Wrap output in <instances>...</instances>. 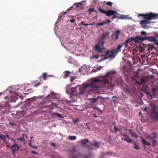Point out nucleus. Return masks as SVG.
Returning a JSON list of instances; mask_svg holds the SVG:
<instances>
[{"label": "nucleus", "mask_w": 158, "mask_h": 158, "mask_svg": "<svg viewBox=\"0 0 158 158\" xmlns=\"http://www.w3.org/2000/svg\"><path fill=\"white\" fill-rule=\"evenodd\" d=\"M124 45V44L123 43L122 44L119 45L118 46L116 49H114L112 50L113 52H115V54L116 53L118 52H120L121 51V48L123 47Z\"/></svg>", "instance_id": "nucleus-13"}, {"label": "nucleus", "mask_w": 158, "mask_h": 158, "mask_svg": "<svg viewBox=\"0 0 158 158\" xmlns=\"http://www.w3.org/2000/svg\"><path fill=\"white\" fill-rule=\"evenodd\" d=\"M104 3H106V2H104ZM106 3L107 4V5L109 6H111L112 5V4H113V3L110 2H106Z\"/></svg>", "instance_id": "nucleus-37"}, {"label": "nucleus", "mask_w": 158, "mask_h": 158, "mask_svg": "<svg viewBox=\"0 0 158 158\" xmlns=\"http://www.w3.org/2000/svg\"><path fill=\"white\" fill-rule=\"evenodd\" d=\"M136 41V40L135 39V38L134 37H132L128 38L123 44L124 45L126 46L128 44H130V43H133V42Z\"/></svg>", "instance_id": "nucleus-7"}, {"label": "nucleus", "mask_w": 158, "mask_h": 158, "mask_svg": "<svg viewBox=\"0 0 158 158\" xmlns=\"http://www.w3.org/2000/svg\"><path fill=\"white\" fill-rule=\"evenodd\" d=\"M105 23H110L111 22V21L110 20H107V21H105L104 22Z\"/></svg>", "instance_id": "nucleus-53"}, {"label": "nucleus", "mask_w": 158, "mask_h": 158, "mask_svg": "<svg viewBox=\"0 0 158 158\" xmlns=\"http://www.w3.org/2000/svg\"><path fill=\"white\" fill-rule=\"evenodd\" d=\"M47 74L46 73H43L42 74V76L43 78H44V80H45L46 79V78L47 77Z\"/></svg>", "instance_id": "nucleus-38"}, {"label": "nucleus", "mask_w": 158, "mask_h": 158, "mask_svg": "<svg viewBox=\"0 0 158 158\" xmlns=\"http://www.w3.org/2000/svg\"><path fill=\"white\" fill-rule=\"evenodd\" d=\"M51 105L53 106H55V107H57L55 103H52L51 104Z\"/></svg>", "instance_id": "nucleus-47"}, {"label": "nucleus", "mask_w": 158, "mask_h": 158, "mask_svg": "<svg viewBox=\"0 0 158 158\" xmlns=\"http://www.w3.org/2000/svg\"><path fill=\"white\" fill-rule=\"evenodd\" d=\"M65 74L64 75V78H66L68 77L69 76V75L71 73V72L68 71H66L64 72Z\"/></svg>", "instance_id": "nucleus-28"}, {"label": "nucleus", "mask_w": 158, "mask_h": 158, "mask_svg": "<svg viewBox=\"0 0 158 158\" xmlns=\"http://www.w3.org/2000/svg\"><path fill=\"white\" fill-rule=\"evenodd\" d=\"M143 17V19L146 20L141 21L140 22V25L144 29H148L149 26L148 24L152 23L150 20L158 19V14L150 13L148 14H138V16Z\"/></svg>", "instance_id": "nucleus-2"}, {"label": "nucleus", "mask_w": 158, "mask_h": 158, "mask_svg": "<svg viewBox=\"0 0 158 158\" xmlns=\"http://www.w3.org/2000/svg\"><path fill=\"white\" fill-rule=\"evenodd\" d=\"M141 140L144 145H150L151 144L149 142L147 141L144 139H142Z\"/></svg>", "instance_id": "nucleus-25"}, {"label": "nucleus", "mask_w": 158, "mask_h": 158, "mask_svg": "<svg viewBox=\"0 0 158 158\" xmlns=\"http://www.w3.org/2000/svg\"><path fill=\"white\" fill-rule=\"evenodd\" d=\"M51 145L53 147H55L56 145L54 143H51Z\"/></svg>", "instance_id": "nucleus-56"}, {"label": "nucleus", "mask_w": 158, "mask_h": 158, "mask_svg": "<svg viewBox=\"0 0 158 158\" xmlns=\"http://www.w3.org/2000/svg\"><path fill=\"white\" fill-rule=\"evenodd\" d=\"M119 79H116V82L117 83V84H119V82H118Z\"/></svg>", "instance_id": "nucleus-58"}, {"label": "nucleus", "mask_w": 158, "mask_h": 158, "mask_svg": "<svg viewBox=\"0 0 158 158\" xmlns=\"http://www.w3.org/2000/svg\"><path fill=\"white\" fill-rule=\"evenodd\" d=\"M73 6H72L70 8H69V9H68L66 11H68V12H69L70 11V10H72V9L73 8Z\"/></svg>", "instance_id": "nucleus-43"}, {"label": "nucleus", "mask_w": 158, "mask_h": 158, "mask_svg": "<svg viewBox=\"0 0 158 158\" xmlns=\"http://www.w3.org/2000/svg\"><path fill=\"white\" fill-rule=\"evenodd\" d=\"M70 21L71 23H73L74 22H75V20L74 19H71L70 20Z\"/></svg>", "instance_id": "nucleus-51"}, {"label": "nucleus", "mask_w": 158, "mask_h": 158, "mask_svg": "<svg viewBox=\"0 0 158 158\" xmlns=\"http://www.w3.org/2000/svg\"><path fill=\"white\" fill-rule=\"evenodd\" d=\"M141 34L142 35H146L147 33L145 31H143L141 32Z\"/></svg>", "instance_id": "nucleus-44"}, {"label": "nucleus", "mask_w": 158, "mask_h": 158, "mask_svg": "<svg viewBox=\"0 0 158 158\" xmlns=\"http://www.w3.org/2000/svg\"><path fill=\"white\" fill-rule=\"evenodd\" d=\"M95 50L99 53H101L103 52L102 48L100 46H98V45H96Z\"/></svg>", "instance_id": "nucleus-18"}, {"label": "nucleus", "mask_w": 158, "mask_h": 158, "mask_svg": "<svg viewBox=\"0 0 158 158\" xmlns=\"http://www.w3.org/2000/svg\"><path fill=\"white\" fill-rule=\"evenodd\" d=\"M79 118H77L76 120H74V122H76L77 121H79Z\"/></svg>", "instance_id": "nucleus-55"}, {"label": "nucleus", "mask_w": 158, "mask_h": 158, "mask_svg": "<svg viewBox=\"0 0 158 158\" xmlns=\"http://www.w3.org/2000/svg\"><path fill=\"white\" fill-rule=\"evenodd\" d=\"M82 5H83V4L82 3V2H80L76 3H74L73 4V6H75L76 7V8H78L79 9H82L83 8Z\"/></svg>", "instance_id": "nucleus-19"}, {"label": "nucleus", "mask_w": 158, "mask_h": 158, "mask_svg": "<svg viewBox=\"0 0 158 158\" xmlns=\"http://www.w3.org/2000/svg\"><path fill=\"white\" fill-rule=\"evenodd\" d=\"M93 116H94V117H95V118H97V117L98 116H97V114H93Z\"/></svg>", "instance_id": "nucleus-54"}, {"label": "nucleus", "mask_w": 158, "mask_h": 158, "mask_svg": "<svg viewBox=\"0 0 158 158\" xmlns=\"http://www.w3.org/2000/svg\"><path fill=\"white\" fill-rule=\"evenodd\" d=\"M102 68V67L101 66H99L96 69H93V71L94 72H96L100 70Z\"/></svg>", "instance_id": "nucleus-36"}, {"label": "nucleus", "mask_w": 158, "mask_h": 158, "mask_svg": "<svg viewBox=\"0 0 158 158\" xmlns=\"http://www.w3.org/2000/svg\"><path fill=\"white\" fill-rule=\"evenodd\" d=\"M148 98L150 99H152V96L151 94H149L148 95Z\"/></svg>", "instance_id": "nucleus-49"}, {"label": "nucleus", "mask_w": 158, "mask_h": 158, "mask_svg": "<svg viewBox=\"0 0 158 158\" xmlns=\"http://www.w3.org/2000/svg\"><path fill=\"white\" fill-rule=\"evenodd\" d=\"M6 137L9 139V136L6 134H5V135H4L3 134L0 135V138H1L5 143L6 142Z\"/></svg>", "instance_id": "nucleus-15"}, {"label": "nucleus", "mask_w": 158, "mask_h": 158, "mask_svg": "<svg viewBox=\"0 0 158 158\" xmlns=\"http://www.w3.org/2000/svg\"><path fill=\"white\" fill-rule=\"evenodd\" d=\"M141 140L144 145H150L151 144L149 142L147 141L144 139H142Z\"/></svg>", "instance_id": "nucleus-26"}, {"label": "nucleus", "mask_w": 158, "mask_h": 158, "mask_svg": "<svg viewBox=\"0 0 158 158\" xmlns=\"http://www.w3.org/2000/svg\"><path fill=\"white\" fill-rule=\"evenodd\" d=\"M69 90L70 92V94L71 95L76 96L78 95L77 92L75 88L70 89H69Z\"/></svg>", "instance_id": "nucleus-11"}, {"label": "nucleus", "mask_w": 158, "mask_h": 158, "mask_svg": "<svg viewBox=\"0 0 158 158\" xmlns=\"http://www.w3.org/2000/svg\"><path fill=\"white\" fill-rule=\"evenodd\" d=\"M92 145L98 148L99 147V145L100 144L96 141H94V143H92Z\"/></svg>", "instance_id": "nucleus-31"}, {"label": "nucleus", "mask_w": 158, "mask_h": 158, "mask_svg": "<svg viewBox=\"0 0 158 158\" xmlns=\"http://www.w3.org/2000/svg\"><path fill=\"white\" fill-rule=\"evenodd\" d=\"M116 54H115V52L111 51H106L105 53V54L104 57V58H102L101 59L100 61H101L102 60H106L107 59H109L110 58H114L115 57Z\"/></svg>", "instance_id": "nucleus-5"}, {"label": "nucleus", "mask_w": 158, "mask_h": 158, "mask_svg": "<svg viewBox=\"0 0 158 158\" xmlns=\"http://www.w3.org/2000/svg\"><path fill=\"white\" fill-rule=\"evenodd\" d=\"M112 101L113 102H116V99H113V100H112Z\"/></svg>", "instance_id": "nucleus-61"}, {"label": "nucleus", "mask_w": 158, "mask_h": 158, "mask_svg": "<svg viewBox=\"0 0 158 158\" xmlns=\"http://www.w3.org/2000/svg\"><path fill=\"white\" fill-rule=\"evenodd\" d=\"M89 142V140L88 139H85L81 141V143L83 145H85L87 142Z\"/></svg>", "instance_id": "nucleus-30"}, {"label": "nucleus", "mask_w": 158, "mask_h": 158, "mask_svg": "<svg viewBox=\"0 0 158 158\" xmlns=\"http://www.w3.org/2000/svg\"><path fill=\"white\" fill-rule=\"evenodd\" d=\"M11 149L12 152L18 151L19 148V146L16 143H14L13 145L10 147Z\"/></svg>", "instance_id": "nucleus-10"}, {"label": "nucleus", "mask_w": 158, "mask_h": 158, "mask_svg": "<svg viewBox=\"0 0 158 158\" xmlns=\"http://www.w3.org/2000/svg\"><path fill=\"white\" fill-rule=\"evenodd\" d=\"M105 41L104 40L100 39V40L98 42L97 45H98V46H102L104 44Z\"/></svg>", "instance_id": "nucleus-27"}, {"label": "nucleus", "mask_w": 158, "mask_h": 158, "mask_svg": "<svg viewBox=\"0 0 158 158\" xmlns=\"http://www.w3.org/2000/svg\"><path fill=\"white\" fill-rule=\"evenodd\" d=\"M112 98H117V97H115V96H113V97H112Z\"/></svg>", "instance_id": "nucleus-63"}, {"label": "nucleus", "mask_w": 158, "mask_h": 158, "mask_svg": "<svg viewBox=\"0 0 158 158\" xmlns=\"http://www.w3.org/2000/svg\"><path fill=\"white\" fill-rule=\"evenodd\" d=\"M76 136H75L70 135L69 136V139H70L71 140H75L76 139Z\"/></svg>", "instance_id": "nucleus-34"}, {"label": "nucleus", "mask_w": 158, "mask_h": 158, "mask_svg": "<svg viewBox=\"0 0 158 158\" xmlns=\"http://www.w3.org/2000/svg\"><path fill=\"white\" fill-rule=\"evenodd\" d=\"M50 113L52 114V116L53 117L54 115L58 117H59L60 118H63L64 117L61 115L59 113H51V111H50Z\"/></svg>", "instance_id": "nucleus-21"}, {"label": "nucleus", "mask_w": 158, "mask_h": 158, "mask_svg": "<svg viewBox=\"0 0 158 158\" xmlns=\"http://www.w3.org/2000/svg\"><path fill=\"white\" fill-rule=\"evenodd\" d=\"M75 77H71L70 79V81L72 82H73L75 79Z\"/></svg>", "instance_id": "nucleus-41"}, {"label": "nucleus", "mask_w": 158, "mask_h": 158, "mask_svg": "<svg viewBox=\"0 0 158 158\" xmlns=\"http://www.w3.org/2000/svg\"><path fill=\"white\" fill-rule=\"evenodd\" d=\"M116 14H114L113 15V16L112 17V19H114L115 18H118V19H127L128 18L127 15H123L122 16L120 17H118L116 16Z\"/></svg>", "instance_id": "nucleus-17"}, {"label": "nucleus", "mask_w": 158, "mask_h": 158, "mask_svg": "<svg viewBox=\"0 0 158 158\" xmlns=\"http://www.w3.org/2000/svg\"><path fill=\"white\" fill-rule=\"evenodd\" d=\"M142 109L144 111H147L148 110V108L147 107H145L144 109H143V108H142Z\"/></svg>", "instance_id": "nucleus-46"}, {"label": "nucleus", "mask_w": 158, "mask_h": 158, "mask_svg": "<svg viewBox=\"0 0 158 158\" xmlns=\"http://www.w3.org/2000/svg\"><path fill=\"white\" fill-rule=\"evenodd\" d=\"M120 33V31L119 30H118L117 31L116 33V36L115 38V39L117 40L118 38V37L119 35V34Z\"/></svg>", "instance_id": "nucleus-35"}, {"label": "nucleus", "mask_w": 158, "mask_h": 158, "mask_svg": "<svg viewBox=\"0 0 158 158\" xmlns=\"http://www.w3.org/2000/svg\"><path fill=\"white\" fill-rule=\"evenodd\" d=\"M81 24L82 25H84L85 26H86L89 25H93L95 24H94V23H89V24L85 23L84 22H81Z\"/></svg>", "instance_id": "nucleus-33"}, {"label": "nucleus", "mask_w": 158, "mask_h": 158, "mask_svg": "<svg viewBox=\"0 0 158 158\" xmlns=\"http://www.w3.org/2000/svg\"><path fill=\"white\" fill-rule=\"evenodd\" d=\"M147 40L154 43V44H157L158 45V41L154 37L150 36L147 37Z\"/></svg>", "instance_id": "nucleus-8"}, {"label": "nucleus", "mask_w": 158, "mask_h": 158, "mask_svg": "<svg viewBox=\"0 0 158 158\" xmlns=\"http://www.w3.org/2000/svg\"><path fill=\"white\" fill-rule=\"evenodd\" d=\"M12 152V154L14 156H15V152Z\"/></svg>", "instance_id": "nucleus-57"}, {"label": "nucleus", "mask_w": 158, "mask_h": 158, "mask_svg": "<svg viewBox=\"0 0 158 158\" xmlns=\"http://www.w3.org/2000/svg\"><path fill=\"white\" fill-rule=\"evenodd\" d=\"M105 24V22H102V23H98L96 24L98 25H99V26H102Z\"/></svg>", "instance_id": "nucleus-40"}, {"label": "nucleus", "mask_w": 158, "mask_h": 158, "mask_svg": "<svg viewBox=\"0 0 158 158\" xmlns=\"http://www.w3.org/2000/svg\"><path fill=\"white\" fill-rule=\"evenodd\" d=\"M31 152L32 153H33L34 154H38V153L37 152H36L35 151H31Z\"/></svg>", "instance_id": "nucleus-48"}, {"label": "nucleus", "mask_w": 158, "mask_h": 158, "mask_svg": "<svg viewBox=\"0 0 158 158\" xmlns=\"http://www.w3.org/2000/svg\"><path fill=\"white\" fill-rule=\"evenodd\" d=\"M40 82L38 83H37L35 84L34 85V87H37L38 86L40 85Z\"/></svg>", "instance_id": "nucleus-50"}, {"label": "nucleus", "mask_w": 158, "mask_h": 158, "mask_svg": "<svg viewBox=\"0 0 158 158\" xmlns=\"http://www.w3.org/2000/svg\"><path fill=\"white\" fill-rule=\"evenodd\" d=\"M132 142L133 143V144H134V145L135 146V147H134L135 148V149H137V150L139 149V146L138 145L136 144V142H134L133 141Z\"/></svg>", "instance_id": "nucleus-32"}, {"label": "nucleus", "mask_w": 158, "mask_h": 158, "mask_svg": "<svg viewBox=\"0 0 158 158\" xmlns=\"http://www.w3.org/2000/svg\"><path fill=\"white\" fill-rule=\"evenodd\" d=\"M146 137L151 139L152 143V145L153 146H155L156 145L157 141V140L156 139V137L150 136H147Z\"/></svg>", "instance_id": "nucleus-12"}, {"label": "nucleus", "mask_w": 158, "mask_h": 158, "mask_svg": "<svg viewBox=\"0 0 158 158\" xmlns=\"http://www.w3.org/2000/svg\"><path fill=\"white\" fill-rule=\"evenodd\" d=\"M129 132L132 137H136L137 136L136 134L131 129H129Z\"/></svg>", "instance_id": "nucleus-29"}, {"label": "nucleus", "mask_w": 158, "mask_h": 158, "mask_svg": "<svg viewBox=\"0 0 158 158\" xmlns=\"http://www.w3.org/2000/svg\"><path fill=\"white\" fill-rule=\"evenodd\" d=\"M89 11L90 12V13H91L92 11L96 12V10H95L94 9L92 8H90L89 9Z\"/></svg>", "instance_id": "nucleus-45"}, {"label": "nucleus", "mask_w": 158, "mask_h": 158, "mask_svg": "<svg viewBox=\"0 0 158 158\" xmlns=\"http://www.w3.org/2000/svg\"><path fill=\"white\" fill-rule=\"evenodd\" d=\"M102 7H104L103 6L102 7H98V9L99 10L100 12L103 14H105L106 16H110L114 15V14H116L118 15H119L117 13V11H116L113 10H109L107 11H105V9L102 8Z\"/></svg>", "instance_id": "nucleus-3"}, {"label": "nucleus", "mask_w": 158, "mask_h": 158, "mask_svg": "<svg viewBox=\"0 0 158 158\" xmlns=\"http://www.w3.org/2000/svg\"><path fill=\"white\" fill-rule=\"evenodd\" d=\"M148 48V51H151L154 48V46L151 44H148L147 45Z\"/></svg>", "instance_id": "nucleus-22"}, {"label": "nucleus", "mask_w": 158, "mask_h": 158, "mask_svg": "<svg viewBox=\"0 0 158 158\" xmlns=\"http://www.w3.org/2000/svg\"><path fill=\"white\" fill-rule=\"evenodd\" d=\"M121 135L122 136V140L130 143H132L133 142V140L129 138V137L126 134L122 133Z\"/></svg>", "instance_id": "nucleus-6"}, {"label": "nucleus", "mask_w": 158, "mask_h": 158, "mask_svg": "<svg viewBox=\"0 0 158 158\" xmlns=\"http://www.w3.org/2000/svg\"><path fill=\"white\" fill-rule=\"evenodd\" d=\"M147 87V86L145 84V86H144V87L145 88H146Z\"/></svg>", "instance_id": "nucleus-64"}, {"label": "nucleus", "mask_w": 158, "mask_h": 158, "mask_svg": "<svg viewBox=\"0 0 158 158\" xmlns=\"http://www.w3.org/2000/svg\"><path fill=\"white\" fill-rule=\"evenodd\" d=\"M114 130L116 131L118 130V129L116 128L115 127H114Z\"/></svg>", "instance_id": "nucleus-59"}, {"label": "nucleus", "mask_w": 158, "mask_h": 158, "mask_svg": "<svg viewBox=\"0 0 158 158\" xmlns=\"http://www.w3.org/2000/svg\"><path fill=\"white\" fill-rule=\"evenodd\" d=\"M29 146L31 147L32 146L31 143V142H29Z\"/></svg>", "instance_id": "nucleus-60"}, {"label": "nucleus", "mask_w": 158, "mask_h": 158, "mask_svg": "<svg viewBox=\"0 0 158 158\" xmlns=\"http://www.w3.org/2000/svg\"><path fill=\"white\" fill-rule=\"evenodd\" d=\"M25 136L27 138V135H25L24 134H23L22 135V136L21 138H19L18 139H17L18 140H19L20 141H23V142H25V140L24 139V136Z\"/></svg>", "instance_id": "nucleus-23"}, {"label": "nucleus", "mask_w": 158, "mask_h": 158, "mask_svg": "<svg viewBox=\"0 0 158 158\" xmlns=\"http://www.w3.org/2000/svg\"><path fill=\"white\" fill-rule=\"evenodd\" d=\"M31 147L33 148H37L36 147L34 146H32Z\"/></svg>", "instance_id": "nucleus-62"}, {"label": "nucleus", "mask_w": 158, "mask_h": 158, "mask_svg": "<svg viewBox=\"0 0 158 158\" xmlns=\"http://www.w3.org/2000/svg\"><path fill=\"white\" fill-rule=\"evenodd\" d=\"M9 124L11 125L12 127H13L14 126H15L16 124L15 123L13 122L9 123Z\"/></svg>", "instance_id": "nucleus-42"}, {"label": "nucleus", "mask_w": 158, "mask_h": 158, "mask_svg": "<svg viewBox=\"0 0 158 158\" xmlns=\"http://www.w3.org/2000/svg\"><path fill=\"white\" fill-rule=\"evenodd\" d=\"M146 80V78L142 77L140 81H135V83L137 84H139L141 85L143 84H145V81Z\"/></svg>", "instance_id": "nucleus-14"}, {"label": "nucleus", "mask_w": 158, "mask_h": 158, "mask_svg": "<svg viewBox=\"0 0 158 158\" xmlns=\"http://www.w3.org/2000/svg\"><path fill=\"white\" fill-rule=\"evenodd\" d=\"M152 93L153 94V98L157 97L158 96V88H153Z\"/></svg>", "instance_id": "nucleus-9"}, {"label": "nucleus", "mask_w": 158, "mask_h": 158, "mask_svg": "<svg viewBox=\"0 0 158 158\" xmlns=\"http://www.w3.org/2000/svg\"><path fill=\"white\" fill-rule=\"evenodd\" d=\"M135 38L136 40V41L138 40L143 41L144 40H147V37L146 36L143 37L142 36H137Z\"/></svg>", "instance_id": "nucleus-16"}, {"label": "nucleus", "mask_w": 158, "mask_h": 158, "mask_svg": "<svg viewBox=\"0 0 158 158\" xmlns=\"http://www.w3.org/2000/svg\"><path fill=\"white\" fill-rule=\"evenodd\" d=\"M152 106L150 116L153 121H156L158 119V111L155 106L152 105Z\"/></svg>", "instance_id": "nucleus-4"}, {"label": "nucleus", "mask_w": 158, "mask_h": 158, "mask_svg": "<svg viewBox=\"0 0 158 158\" xmlns=\"http://www.w3.org/2000/svg\"><path fill=\"white\" fill-rule=\"evenodd\" d=\"M114 70L109 71L102 77L92 78L89 83L83 84L79 88V94L80 95L84 94L88 91L99 89L102 87H105L110 89H113V78L116 74Z\"/></svg>", "instance_id": "nucleus-1"}, {"label": "nucleus", "mask_w": 158, "mask_h": 158, "mask_svg": "<svg viewBox=\"0 0 158 158\" xmlns=\"http://www.w3.org/2000/svg\"><path fill=\"white\" fill-rule=\"evenodd\" d=\"M99 57V56H97V55H95V56H93V58H96V59H98Z\"/></svg>", "instance_id": "nucleus-52"}, {"label": "nucleus", "mask_w": 158, "mask_h": 158, "mask_svg": "<svg viewBox=\"0 0 158 158\" xmlns=\"http://www.w3.org/2000/svg\"><path fill=\"white\" fill-rule=\"evenodd\" d=\"M141 140L144 145H150L151 144L149 142L147 141L144 139H142Z\"/></svg>", "instance_id": "nucleus-24"}, {"label": "nucleus", "mask_w": 158, "mask_h": 158, "mask_svg": "<svg viewBox=\"0 0 158 158\" xmlns=\"http://www.w3.org/2000/svg\"><path fill=\"white\" fill-rule=\"evenodd\" d=\"M90 99L92 100V102H95L98 101V98H91Z\"/></svg>", "instance_id": "nucleus-39"}, {"label": "nucleus", "mask_w": 158, "mask_h": 158, "mask_svg": "<svg viewBox=\"0 0 158 158\" xmlns=\"http://www.w3.org/2000/svg\"><path fill=\"white\" fill-rule=\"evenodd\" d=\"M109 35L108 33H106L103 34L102 36L100 37V39L104 40V39L108 38Z\"/></svg>", "instance_id": "nucleus-20"}]
</instances>
